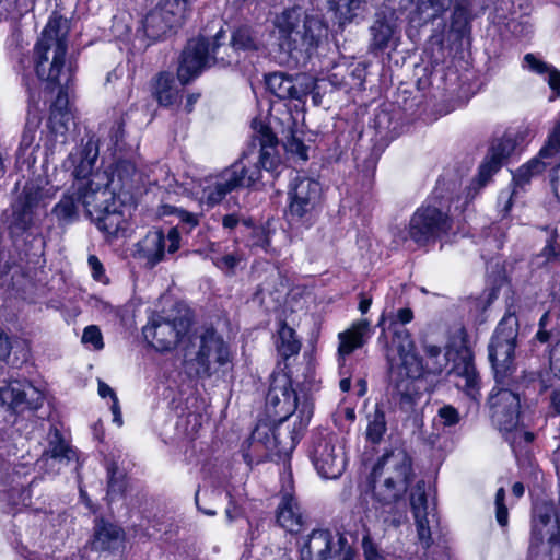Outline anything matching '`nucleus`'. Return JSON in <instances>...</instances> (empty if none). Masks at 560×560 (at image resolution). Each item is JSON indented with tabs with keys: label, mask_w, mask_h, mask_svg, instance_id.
<instances>
[{
	"label": "nucleus",
	"mask_w": 560,
	"mask_h": 560,
	"mask_svg": "<svg viewBox=\"0 0 560 560\" xmlns=\"http://www.w3.org/2000/svg\"><path fill=\"white\" fill-rule=\"evenodd\" d=\"M278 141L268 127H261L241 158L202 188L201 200L214 206L232 190L250 187L261 178V170L279 173Z\"/></svg>",
	"instance_id": "nucleus-1"
},
{
	"label": "nucleus",
	"mask_w": 560,
	"mask_h": 560,
	"mask_svg": "<svg viewBox=\"0 0 560 560\" xmlns=\"http://www.w3.org/2000/svg\"><path fill=\"white\" fill-rule=\"evenodd\" d=\"M396 336L401 338V342L397 347L399 361L390 363V380L401 397V407L408 410L412 408L416 398L419 396L416 382L421 377L423 370L425 369L432 374H439L446 366L447 359L440 347L427 346L424 350L427 359L423 366L413 352V343L407 330L396 332Z\"/></svg>",
	"instance_id": "nucleus-2"
},
{
	"label": "nucleus",
	"mask_w": 560,
	"mask_h": 560,
	"mask_svg": "<svg viewBox=\"0 0 560 560\" xmlns=\"http://www.w3.org/2000/svg\"><path fill=\"white\" fill-rule=\"evenodd\" d=\"M68 21L51 16L34 48V65L37 77L60 88L72 79L71 67H66Z\"/></svg>",
	"instance_id": "nucleus-3"
},
{
	"label": "nucleus",
	"mask_w": 560,
	"mask_h": 560,
	"mask_svg": "<svg viewBox=\"0 0 560 560\" xmlns=\"http://www.w3.org/2000/svg\"><path fill=\"white\" fill-rule=\"evenodd\" d=\"M279 44L290 52L315 50L327 36V26L317 15L307 14L301 7H293L277 14L273 20Z\"/></svg>",
	"instance_id": "nucleus-4"
},
{
	"label": "nucleus",
	"mask_w": 560,
	"mask_h": 560,
	"mask_svg": "<svg viewBox=\"0 0 560 560\" xmlns=\"http://www.w3.org/2000/svg\"><path fill=\"white\" fill-rule=\"evenodd\" d=\"M374 495L390 511L393 504L402 499L412 478L411 459L404 450L385 453L372 471Z\"/></svg>",
	"instance_id": "nucleus-5"
},
{
	"label": "nucleus",
	"mask_w": 560,
	"mask_h": 560,
	"mask_svg": "<svg viewBox=\"0 0 560 560\" xmlns=\"http://www.w3.org/2000/svg\"><path fill=\"white\" fill-rule=\"evenodd\" d=\"M223 36V32L219 31L211 42L203 37L188 42L177 71L182 85L199 75L208 67L213 65L225 66L232 62L233 58L229 54V50H232V45L221 44L220 39Z\"/></svg>",
	"instance_id": "nucleus-6"
},
{
	"label": "nucleus",
	"mask_w": 560,
	"mask_h": 560,
	"mask_svg": "<svg viewBox=\"0 0 560 560\" xmlns=\"http://www.w3.org/2000/svg\"><path fill=\"white\" fill-rule=\"evenodd\" d=\"M192 322L191 313L184 306H177L176 314L153 315L142 332L148 342L158 351H170L189 339Z\"/></svg>",
	"instance_id": "nucleus-7"
},
{
	"label": "nucleus",
	"mask_w": 560,
	"mask_h": 560,
	"mask_svg": "<svg viewBox=\"0 0 560 560\" xmlns=\"http://www.w3.org/2000/svg\"><path fill=\"white\" fill-rule=\"evenodd\" d=\"M518 334V319L515 314L508 313L500 320L489 343V359L498 384H506V380L515 370L514 350Z\"/></svg>",
	"instance_id": "nucleus-8"
},
{
	"label": "nucleus",
	"mask_w": 560,
	"mask_h": 560,
	"mask_svg": "<svg viewBox=\"0 0 560 560\" xmlns=\"http://www.w3.org/2000/svg\"><path fill=\"white\" fill-rule=\"evenodd\" d=\"M266 405L270 413L280 421L287 420L298 410L299 431H303L313 415L312 404L305 399L299 407V398L287 376L276 380L267 394Z\"/></svg>",
	"instance_id": "nucleus-9"
},
{
	"label": "nucleus",
	"mask_w": 560,
	"mask_h": 560,
	"mask_svg": "<svg viewBox=\"0 0 560 560\" xmlns=\"http://www.w3.org/2000/svg\"><path fill=\"white\" fill-rule=\"evenodd\" d=\"M322 205L319 182L307 176H296L289 190L287 217L290 221L311 224L317 217Z\"/></svg>",
	"instance_id": "nucleus-10"
},
{
	"label": "nucleus",
	"mask_w": 560,
	"mask_h": 560,
	"mask_svg": "<svg viewBox=\"0 0 560 560\" xmlns=\"http://www.w3.org/2000/svg\"><path fill=\"white\" fill-rule=\"evenodd\" d=\"M452 229L447 212L434 206H422L412 214L407 234L418 245H425Z\"/></svg>",
	"instance_id": "nucleus-11"
},
{
	"label": "nucleus",
	"mask_w": 560,
	"mask_h": 560,
	"mask_svg": "<svg viewBox=\"0 0 560 560\" xmlns=\"http://www.w3.org/2000/svg\"><path fill=\"white\" fill-rule=\"evenodd\" d=\"M188 0H162L143 19L145 35L155 40L179 26L188 12Z\"/></svg>",
	"instance_id": "nucleus-12"
},
{
	"label": "nucleus",
	"mask_w": 560,
	"mask_h": 560,
	"mask_svg": "<svg viewBox=\"0 0 560 560\" xmlns=\"http://www.w3.org/2000/svg\"><path fill=\"white\" fill-rule=\"evenodd\" d=\"M72 189L75 190L77 199L91 219L116 203L115 194L108 188L105 173L92 174L88 180L77 182Z\"/></svg>",
	"instance_id": "nucleus-13"
},
{
	"label": "nucleus",
	"mask_w": 560,
	"mask_h": 560,
	"mask_svg": "<svg viewBox=\"0 0 560 560\" xmlns=\"http://www.w3.org/2000/svg\"><path fill=\"white\" fill-rule=\"evenodd\" d=\"M196 339H198V351L195 360L199 375L210 376L220 368L230 363V349L215 330L207 328Z\"/></svg>",
	"instance_id": "nucleus-14"
},
{
	"label": "nucleus",
	"mask_w": 560,
	"mask_h": 560,
	"mask_svg": "<svg viewBox=\"0 0 560 560\" xmlns=\"http://www.w3.org/2000/svg\"><path fill=\"white\" fill-rule=\"evenodd\" d=\"M311 458L317 472L325 479L339 478L346 468L345 453L338 446L337 436L334 434L315 440Z\"/></svg>",
	"instance_id": "nucleus-15"
},
{
	"label": "nucleus",
	"mask_w": 560,
	"mask_h": 560,
	"mask_svg": "<svg viewBox=\"0 0 560 560\" xmlns=\"http://www.w3.org/2000/svg\"><path fill=\"white\" fill-rule=\"evenodd\" d=\"M499 385L497 383L488 398L491 418L500 431H511L518 423L520 397L514 390Z\"/></svg>",
	"instance_id": "nucleus-16"
},
{
	"label": "nucleus",
	"mask_w": 560,
	"mask_h": 560,
	"mask_svg": "<svg viewBox=\"0 0 560 560\" xmlns=\"http://www.w3.org/2000/svg\"><path fill=\"white\" fill-rule=\"evenodd\" d=\"M43 394L25 380H0V404L12 410L36 409Z\"/></svg>",
	"instance_id": "nucleus-17"
},
{
	"label": "nucleus",
	"mask_w": 560,
	"mask_h": 560,
	"mask_svg": "<svg viewBox=\"0 0 560 560\" xmlns=\"http://www.w3.org/2000/svg\"><path fill=\"white\" fill-rule=\"evenodd\" d=\"M302 431L295 428L290 431L287 428H271L268 423H258L252 432L250 440L253 444H260L267 451L276 454L291 453L300 441Z\"/></svg>",
	"instance_id": "nucleus-18"
},
{
	"label": "nucleus",
	"mask_w": 560,
	"mask_h": 560,
	"mask_svg": "<svg viewBox=\"0 0 560 560\" xmlns=\"http://www.w3.org/2000/svg\"><path fill=\"white\" fill-rule=\"evenodd\" d=\"M560 152V121L556 125L549 136L547 144L541 148L538 156L522 165L513 175L517 186L527 184L533 176L542 173L548 166L553 165L556 155Z\"/></svg>",
	"instance_id": "nucleus-19"
},
{
	"label": "nucleus",
	"mask_w": 560,
	"mask_h": 560,
	"mask_svg": "<svg viewBox=\"0 0 560 560\" xmlns=\"http://www.w3.org/2000/svg\"><path fill=\"white\" fill-rule=\"evenodd\" d=\"M267 89L280 100H303L315 86L312 77L298 74L289 77L283 72H275L266 78Z\"/></svg>",
	"instance_id": "nucleus-20"
},
{
	"label": "nucleus",
	"mask_w": 560,
	"mask_h": 560,
	"mask_svg": "<svg viewBox=\"0 0 560 560\" xmlns=\"http://www.w3.org/2000/svg\"><path fill=\"white\" fill-rule=\"evenodd\" d=\"M410 504L420 541L429 547L431 540L430 525L435 520L434 508L429 509L424 482H418L410 495Z\"/></svg>",
	"instance_id": "nucleus-21"
},
{
	"label": "nucleus",
	"mask_w": 560,
	"mask_h": 560,
	"mask_svg": "<svg viewBox=\"0 0 560 560\" xmlns=\"http://www.w3.org/2000/svg\"><path fill=\"white\" fill-rule=\"evenodd\" d=\"M334 550V535L328 529H314L300 542L301 560H327Z\"/></svg>",
	"instance_id": "nucleus-22"
},
{
	"label": "nucleus",
	"mask_w": 560,
	"mask_h": 560,
	"mask_svg": "<svg viewBox=\"0 0 560 560\" xmlns=\"http://www.w3.org/2000/svg\"><path fill=\"white\" fill-rule=\"evenodd\" d=\"M371 323L368 319L354 322L347 330L338 334V362L342 366L345 360L354 350L363 347L365 336L369 334Z\"/></svg>",
	"instance_id": "nucleus-23"
},
{
	"label": "nucleus",
	"mask_w": 560,
	"mask_h": 560,
	"mask_svg": "<svg viewBox=\"0 0 560 560\" xmlns=\"http://www.w3.org/2000/svg\"><path fill=\"white\" fill-rule=\"evenodd\" d=\"M278 524L290 533H298L303 526V513L292 492L283 490L277 510Z\"/></svg>",
	"instance_id": "nucleus-24"
},
{
	"label": "nucleus",
	"mask_w": 560,
	"mask_h": 560,
	"mask_svg": "<svg viewBox=\"0 0 560 560\" xmlns=\"http://www.w3.org/2000/svg\"><path fill=\"white\" fill-rule=\"evenodd\" d=\"M183 89L168 72H160L151 81V94L159 105L172 107L182 100Z\"/></svg>",
	"instance_id": "nucleus-25"
},
{
	"label": "nucleus",
	"mask_w": 560,
	"mask_h": 560,
	"mask_svg": "<svg viewBox=\"0 0 560 560\" xmlns=\"http://www.w3.org/2000/svg\"><path fill=\"white\" fill-rule=\"evenodd\" d=\"M124 538V532L117 525L98 520L94 526L92 548L104 551L116 548Z\"/></svg>",
	"instance_id": "nucleus-26"
},
{
	"label": "nucleus",
	"mask_w": 560,
	"mask_h": 560,
	"mask_svg": "<svg viewBox=\"0 0 560 560\" xmlns=\"http://www.w3.org/2000/svg\"><path fill=\"white\" fill-rule=\"evenodd\" d=\"M74 457V451L65 442L61 433L57 429L50 430L48 433V447L40 460L45 465H49L50 462L68 463Z\"/></svg>",
	"instance_id": "nucleus-27"
},
{
	"label": "nucleus",
	"mask_w": 560,
	"mask_h": 560,
	"mask_svg": "<svg viewBox=\"0 0 560 560\" xmlns=\"http://www.w3.org/2000/svg\"><path fill=\"white\" fill-rule=\"evenodd\" d=\"M139 253L150 267H154L162 261L165 253V236L163 233L160 231L148 233L140 244Z\"/></svg>",
	"instance_id": "nucleus-28"
},
{
	"label": "nucleus",
	"mask_w": 560,
	"mask_h": 560,
	"mask_svg": "<svg viewBox=\"0 0 560 560\" xmlns=\"http://www.w3.org/2000/svg\"><path fill=\"white\" fill-rule=\"evenodd\" d=\"M454 374L458 377L456 386L463 390L472 399H477L479 394V380L476 372V368L470 359H464L463 365L458 364Z\"/></svg>",
	"instance_id": "nucleus-29"
},
{
	"label": "nucleus",
	"mask_w": 560,
	"mask_h": 560,
	"mask_svg": "<svg viewBox=\"0 0 560 560\" xmlns=\"http://www.w3.org/2000/svg\"><path fill=\"white\" fill-rule=\"evenodd\" d=\"M285 287L283 285L279 272H272L269 277L259 285L256 296L260 300L261 304H266L268 307L271 304H279L283 298Z\"/></svg>",
	"instance_id": "nucleus-30"
},
{
	"label": "nucleus",
	"mask_w": 560,
	"mask_h": 560,
	"mask_svg": "<svg viewBox=\"0 0 560 560\" xmlns=\"http://www.w3.org/2000/svg\"><path fill=\"white\" fill-rule=\"evenodd\" d=\"M92 220L95 221L100 231L110 236H116L126 229V220L122 212L117 210V202L104 210V213L95 215Z\"/></svg>",
	"instance_id": "nucleus-31"
},
{
	"label": "nucleus",
	"mask_w": 560,
	"mask_h": 560,
	"mask_svg": "<svg viewBox=\"0 0 560 560\" xmlns=\"http://www.w3.org/2000/svg\"><path fill=\"white\" fill-rule=\"evenodd\" d=\"M524 66L527 67L530 71L536 72L538 74H548V85L551 91L555 93L556 97H560V71L548 65L547 62L538 59L533 54H526L524 57Z\"/></svg>",
	"instance_id": "nucleus-32"
},
{
	"label": "nucleus",
	"mask_w": 560,
	"mask_h": 560,
	"mask_svg": "<svg viewBox=\"0 0 560 560\" xmlns=\"http://www.w3.org/2000/svg\"><path fill=\"white\" fill-rule=\"evenodd\" d=\"M366 440L372 444H378L387 431L385 411L378 404L373 411L366 415Z\"/></svg>",
	"instance_id": "nucleus-33"
},
{
	"label": "nucleus",
	"mask_w": 560,
	"mask_h": 560,
	"mask_svg": "<svg viewBox=\"0 0 560 560\" xmlns=\"http://www.w3.org/2000/svg\"><path fill=\"white\" fill-rule=\"evenodd\" d=\"M79 205L75 190L71 188L54 207L52 213L59 223L69 224L78 219Z\"/></svg>",
	"instance_id": "nucleus-34"
},
{
	"label": "nucleus",
	"mask_w": 560,
	"mask_h": 560,
	"mask_svg": "<svg viewBox=\"0 0 560 560\" xmlns=\"http://www.w3.org/2000/svg\"><path fill=\"white\" fill-rule=\"evenodd\" d=\"M415 2H417L418 12L424 15V20L431 21L448 10L453 0H400V7L407 8Z\"/></svg>",
	"instance_id": "nucleus-35"
},
{
	"label": "nucleus",
	"mask_w": 560,
	"mask_h": 560,
	"mask_svg": "<svg viewBox=\"0 0 560 560\" xmlns=\"http://www.w3.org/2000/svg\"><path fill=\"white\" fill-rule=\"evenodd\" d=\"M277 349L279 354L284 359L300 352L301 341L296 338L295 331L287 324H282L278 331Z\"/></svg>",
	"instance_id": "nucleus-36"
},
{
	"label": "nucleus",
	"mask_w": 560,
	"mask_h": 560,
	"mask_svg": "<svg viewBox=\"0 0 560 560\" xmlns=\"http://www.w3.org/2000/svg\"><path fill=\"white\" fill-rule=\"evenodd\" d=\"M232 51L237 50H257L261 42L256 32L248 26L238 27L232 35Z\"/></svg>",
	"instance_id": "nucleus-37"
},
{
	"label": "nucleus",
	"mask_w": 560,
	"mask_h": 560,
	"mask_svg": "<svg viewBox=\"0 0 560 560\" xmlns=\"http://www.w3.org/2000/svg\"><path fill=\"white\" fill-rule=\"evenodd\" d=\"M72 120L71 112H57L50 114L48 119V128L55 140L60 143H66L69 124Z\"/></svg>",
	"instance_id": "nucleus-38"
},
{
	"label": "nucleus",
	"mask_w": 560,
	"mask_h": 560,
	"mask_svg": "<svg viewBox=\"0 0 560 560\" xmlns=\"http://www.w3.org/2000/svg\"><path fill=\"white\" fill-rule=\"evenodd\" d=\"M108 490L107 495L110 500L122 497L127 489L126 476L119 470L116 464H112L107 468Z\"/></svg>",
	"instance_id": "nucleus-39"
},
{
	"label": "nucleus",
	"mask_w": 560,
	"mask_h": 560,
	"mask_svg": "<svg viewBox=\"0 0 560 560\" xmlns=\"http://www.w3.org/2000/svg\"><path fill=\"white\" fill-rule=\"evenodd\" d=\"M357 7L355 0H328V9L340 26L351 21Z\"/></svg>",
	"instance_id": "nucleus-40"
},
{
	"label": "nucleus",
	"mask_w": 560,
	"mask_h": 560,
	"mask_svg": "<svg viewBox=\"0 0 560 560\" xmlns=\"http://www.w3.org/2000/svg\"><path fill=\"white\" fill-rule=\"evenodd\" d=\"M371 34L372 46L375 49H384L385 47H387L390 38L393 37L394 28L388 22L377 20L371 26Z\"/></svg>",
	"instance_id": "nucleus-41"
},
{
	"label": "nucleus",
	"mask_w": 560,
	"mask_h": 560,
	"mask_svg": "<svg viewBox=\"0 0 560 560\" xmlns=\"http://www.w3.org/2000/svg\"><path fill=\"white\" fill-rule=\"evenodd\" d=\"M82 158L80 163L74 168V176L77 182L86 180V176L92 173L94 167V163L97 158V151L92 147V144H86V147L82 151Z\"/></svg>",
	"instance_id": "nucleus-42"
},
{
	"label": "nucleus",
	"mask_w": 560,
	"mask_h": 560,
	"mask_svg": "<svg viewBox=\"0 0 560 560\" xmlns=\"http://www.w3.org/2000/svg\"><path fill=\"white\" fill-rule=\"evenodd\" d=\"M40 125V117L37 115H33L27 118L26 125L24 127L21 143H20V152L24 153L26 150L33 148L36 141L37 131Z\"/></svg>",
	"instance_id": "nucleus-43"
},
{
	"label": "nucleus",
	"mask_w": 560,
	"mask_h": 560,
	"mask_svg": "<svg viewBox=\"0 0 560 560\" xmlns=\"http://www.w3.org/2000/svg\"><path fill=\"white\" fill-rule=\"evenodd\" d=\"M506 441L510 443L513 452L516 454L517 450H522L523 446L529 444L534 440V434L526 431L524 428H520L518 423L511 431H503Z\"/></svg>",
	"instance_id": "nucleus-44"
},
{
	"label": "nucleus",
	"mask_w": 560,
	"mask_h": 560,
	"mask_svg": "<svg viewBox=\"0 0 560 560\" xmlns=\"http://www.w3.org/2000/svg\"><path fill=\"white\" fill-rule=\"evenodd\" d=\"M44 192L35 184H26L18 200L21 206L34 211L40 203Z\"/></svg>",
	"instance_id": "nucleus-45"
},
{
	"label": "nucleus",
	"mask_w": 560,
	"mask_h": 560,
	"mask_svg": "<svg viewBox=\"0 0 560 560\" xmlns=\"http://www.w3.org/2000/svg\"><path fill=\"white\" fill-rule=\"evenodd\" d=\"M34 211L15 203L13 206L12 225L19 231L27 230L33 223Z\"/></svg>",
	"instance_id": "nucleus-46"
},
{
	"label": "nucleus",
	"mask_w": 560,
	"mask_h": 560,
	"mask_svg": "<svg viewBox=\"0 0 560 560\" xmlns=\"http://www.w3.org/2000/svg\"><path fill=\"white\" fill-rule=\"evenodd\" d=\"M513 149L514 142L512 139H500L498 142L492 144L489 156L497 161L499 164H502L503 160L511 154Z\"/></svg>",
	"instance_id": "nucleus-47"
},
{
	"label": "nucleus",
	"mask_w": 560,
	"mask_h": 560,
	"mask_svg": "<svg viewBox=\"0 0 560 560\" xmlns=\"http://www.w3.org/2000/svg\"><path fill=\"white\" fill-rule=\"evenodd\" d=\"M82 342L91 345L94 350H101L104 347L103 337L97 326H88L82 335Z\"/></svg>",
	"instance_id": "nucleus-48"
},
{
	"label": "nucleus",
	"mask_w": 560,
	"mask_h": 560,
	"mask_svg": "<svg viewBox=\"0 0 560 560\" xmlns=\"http://www.w3.org/2000/svg\"><path fill=\"white\" fill-rule=\"evenodd\" d=\"M285 150L303 162L307 161L308 159V148L303 143L301 139L295 136L288 138L285 142Z\"/></svg>",
	"instance_id": "nucleus-49"
},
{
	"label": "nucleus",
	"mask_w": 560,
	"mask_h": 560,
	"mask_svg": "<svg viewBox=\"0 0 560 560\" xmlns=\"http://www.w3.org/2000/svg\"><path fill=\"white\" fill-rule=\"evenodd\" d=\"M501 164L494 161L489 155L486 158L485 162L479 167L478 180L480 186H483L488 183L491 176L499 171Z\"/></svg>",
	"instance_id": "nucleus-50"
},
{
	"label": "nucleus",
	"mask_w": 560,
	"mask_h": 560,
	"mask_svg": "<svg viewBox=\"0 0 560 560\" xmlns=\"http://www.w3.org/2000/svg\"><path fill=\"white\" fill-rule=\"evenodd\" d=\"M438 417L444 427H453L460 421L458 410L451 405L441 407L438 411Z\"/></svg>",
	"instance_id": "nucleus-51"
},
{
	"label": "nucleus",
	"mask_w": 560,
	"mask_h": 560,
	"mask_svg": "<svg viewBox=\"0 0 560 560\" xmlns=\"http://www.w3.org/2000/svg\"><path fill=\"white\" fill-rule=\"evenodd\" d=\"M173 212L177 213L180 222L183 224L187 225V228L189 230H191L192 228H195L199 223V219H198L197 214L188 212V211H186L184 209H175V208H173L171 206L164 207L163 214H170V213H173Z\"/></svg>",
	"instance_id": "nucleus-52"
},
{
	"label": "nucleus",
	"mask_w": 560,
	"mask_h": 560,
	"mask_svg": "<svg viewBox=\"0 0 560 560\" xmlns=\"http://www.w3.org/2000/svg\"><path fill=\"white\" fill-rule=\"evenodd\" d=\"M505 491L500 488L495 494V516L497 521L501 526H506L509 522L508 508L504 504Z\"/></svg>",
	"instance_id": "nucleus-53"
},
{
	"label": "nucleus",
	"mask_w": 560,
	"mask_h": 560,
	"mask_svg": "<svg viewBox=\"0 0 560 560\" xmlns=\"http://www.w3.org/2000/svg\"><path fill=\"white\" fill-rule=\"evenodd\" d=\"M88 264L91 269V275L95 281L104 284L108 283V278L105 273L104 266L95 255L89 256Z\"/></svg>",
	"instance_id": "nucleus-54"
},
{
	"label": "nucleus",
	"mask_w": 560,
	"mask_h": 560,
	"mask_svg": "<svg viewBox=\"0 0 560 560\" xmlns=\"http://www.w3.org/2000/svg\"><path fill=\"white\" fill-rule=\"evenodd\" d=\"M362 548L365 560H385L372 541L369 532L363 536Z\"/></svg>",
	"instance_id": "nucleus-55"
},
{
	"label": "nucleus",
	"mask_w": 560,
	"mask_h": 560,
	"mask_svg": "<svg viewBox=\"0 0 560 560\" xmlns=\"http://www.w3.org/2000/svg\"><path fill=\"white\" fill-rule=\"evenodd\" d=\"M242 257L237 254H226L213 259L217 267L225 271H232L241 261Z\"/></svg>",
	"instance_id": "nucleus-56"
},
{
	"label": "nucleus",
	"mask_w": 560,
	"mask_h": 560,
	"mask_svg": "<svg viewBox=\"0 0 560 560\" xmlns=\"http://www.w3.org/2000/svg\"><path fill=\"white\" fill-rule=\"evenodd\" d=\"M549 177L553 197L560 205V162L552 167Z\"/></svg>",
	"instance_id": "nucleus-57"
},
{
	"label": "nucleus",
	"mask_w": 560,
	"mask_h": 560,
	"mask_svg": "<svg viewBox=\"0 0 560 560\" xmlns=\"http://www.w3.org/2000/svg\"><path fill=\"white\" fill-rule=\"evenodd\" d=\"M57 112H70L68 108V96L62 89L59 90L57 97L50 108V114H56Z\"/></svg>",
	"instance_id": "nucleus-58"
},
{
	"label": "nucleus",
	"mask_w": 560,
	"mask_h": 560,
	"mask_svg": "<svg viewBox=\"0 0 560 560\" xmlns=\"http://www.w3.org/2000/svg\"><path fill=\"white\" fill-rule=\"evenodd\" d=\"M548 320V314L545 313L542 315V317L540 318L539 320V329L538 331L536 332V339L541 342V343H546V342H549L552 338V335L550 331H548L545 327H546V322Z\"/></svg>",
	"instance_id": "nucleus-59"
},
{
	"label": "nucleus",
	"mask_w": 560,
	"mask_h": 560,
	"mask_svg": "<svg viewBox=\"0 0 560 560\" xmlns=\"http://www.w3.org/2000/svg\"><path fill=\"white\" fill-rule=\"evenodd\" d=\"M550 368L555 375L560 377V341L550 350Z\"/></svg>",
	"instance_id": "nucleus-60"
},
{
	"label": "nucleus",
	"mask_w": 560,
	"mask_h": 560,
	"mask_svg": "<svg viewBox=\"0 0 560 560\" xmlns=\"http://www.w3.org/2000/svg\"><path fill=\"white\" fill-rule=\"evenodd\" d=\"M180 236L176 229H171L165 237V243L168 242V253H175L179 248Z\"/></svg>",
	"instance_id": "nucleus-61"
},
{
	"label": "nucleus",
	"mask_w": 560,
	"mask_h": 560,
	"mask_svg": "<svg viewBox=\"0 0 560 560\" xmlns=\"http://www.w3.org/2000/svg\"><path fill=\"white\" fill-rule=\"evenodd\" d=\"M11 342L8 335L0 328V360H4L10 355Z\"/></svg>",
	"instance_id": "nucleus-62"
},
{
	"label": "nucleus",
	"mask_w": 560,
	"mask_h": 560,
	"mask_svg": "<svg viewBox=\"0 0 560 560\" xmlns=\"http://www.w3.org/2000/svg\"><path fill=\"white\" fill-rule=\"evenodd\" d=\"M560 254V248L555 242L550 241L542 249V256L546 260L556 259Z\"/></svg>",
	"instance_id": "nucleus-63"
},
{
	"label": "nucleus",
	"mask_w": 560,
	"mask_h": 560,
	"mask_svg": "<svg viewBox=\"0 0 560 560\" xmlns=\"http://www.w3.org/2000/svg\"><path fill=\"white\" fill-rule=\"evenodd\" d=\"M16 7L19 14L31 11L35 4V0H12Z\"/></svg>",
	"instance_id": "nucleus-64"
}]
</instances>
